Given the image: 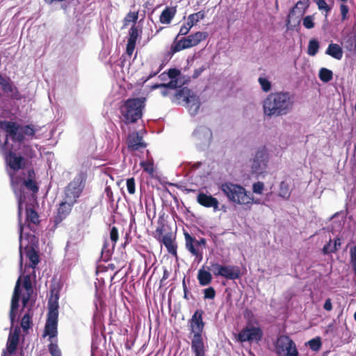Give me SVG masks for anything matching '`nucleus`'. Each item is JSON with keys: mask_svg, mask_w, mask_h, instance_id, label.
<instances>
[{"mask_svg": "<svg viewBox=\"0 0 356 356\" xmlns=\"http://www.w3.org/2000/svg\"><path fill=\"white\" fill-rule=\"evenodd\" d=\"M219 188L228 200L232 203L240 205H251L253 203H259V200H254L252 194L241 185L225 182Z\"/></svg>", "mask_w": 356, "mask_h": 356, "instance_id": "obj_5", "label": "nucleus"}, {"mask_svg": "<svg viewBox=\"0 0 356 356\" xmlns=\"http://www.w3.org/2000/svg\"><path fill=\"white\" fill-rule=\"evenodd\" d=\"M19 220V218H18ZM40 223V216L38 212L31 207L26 208V220L24 224L19 220V239L22 238L24 227L26 226L31 231L35 232L38 226Z\"/></svg>", "mask_w": 356, "mask_h": 356, "instance_id": "obj_15", "label": "nucleus"}, {"mask_svg": "<svg viewBox=\"0 0 356 356\" xmlns=\"http://www.w3.org/2000/svg\"><path fill=\"white\" fill-rule=\"evenodd\" d=\"M303 26L308 29H311L314 27V17L312 15H307L302 19Z\"/></svg>", "mask_w": 356, "mask_h": 356, "instance_id": "obj_42", "label": "nucleus"}, {"mask_svg": "<svg viewBox=\"0 0 356 356\" xmlns=\"http://www.w3.org/2000/svg\"><path fill=\"white\" fill-rule=\"evenodd\" d=\"M197 278L200 286L210 284L213 279L211 273L208 270H205L204 268L198 270Z\"/></svg>", "mask_w": 356, "mask_h": 356, "instance_id": "obj_27", "label": "nucleus"}, {"mask_svg": "<svg viewBox=\"0 0 356 356\" xmlns=\"http://www.w3.org/2000/svg\"><path fill=\"white\" fill-rule=\"evenodd\" d=\"M127 191L130 194L135 193V179L134 177L127 179Z\"/></svg>", "mask_w": 356, "mask_h": 356, "instance_id": "obj_47", "label": "nucleus"}, {"mask_svg": "<svg viewBox=\"0 0 356 356\" xmlns=\"http://www.w3.org/2000/svg\"><path fill=\"white\" fill-rule=\"evenodd\" d=\"M79 208L83 211L81 213V219L83 222H87L92 216V209L88 208L86 204H81Z\"/></svg>", "mask_w": 356, "mask_h": 356, "instance_id": "obj_35", "label": "nucleus"}, {"mask_svg": "<svg viewBox=\"0 0 356 356\" xmlns=\"http://www.w3.org/2000/svg\"><path fill=\"white\" fill-rule=\"evenodd\" d=\"M26 256L29 260V264L26 265V268H33V273L35 274V268L40 262V258L38 252L32 246L25 248Z\"/></svg>", "mask_w": 356, "mask_h": 356, "instance_id": "obj_24", "label": "nucleus"}, {"mask_svg": "<svg viewBox=\"0 0 356 356\" xmlns=\"http://www.w3.org/2000/svg\"><path fill=\"white\" fill-rule=\"evenodd\" d=\"M146 106V98L143 97L129 98L120 106L121 120L125 124L138 122L143 115Z\"/></svg>", "mask_w": 356, "mask_h": 356, "instance_id": "obj_4", "label": "nucleus"}, {"mask_svg": "<svg viewBox=\"0 0 356 356\" xmlns=\"http://www.w3.org/2000/svg\"><path fill=\"white\" fill-rule=\"evenodd\" d=\"M172 101L178 104H181V102H185L191 106V108L194 106L195 112H197L200 108L197 97L191 94V90L186 87L178 90L174 95Z\"/></svg>", "mask_w": 356, "mask_h": 356, "instance_id": "obj_14", "label": "nucleus"}, {"mask_svg": "<svg viewBox=\"0 0 356 356\" xmlns=\"http://www.w3.org/2000/svg\"><path fill=\"white\" fill-rule=\"evenodd\" d=\"M110 238L112 242L113 243V248H114L116 242L118 240V230L116 227H113L110 232Z\"/></svg>", "mask_w": 356, "mask_h": 356, "instance_id": "obj_46", "label": "nucleus"}, {"mask_svg": "<svg viewBox=\"0 0 356 356\" xmlns=\"http://www.w3.org/2000/svg\"><path fill=\"white\" fill-rule=\"evenodd\" d=\"M204 311L197 309L188 321L191 332L193 334L191 339V350L194 356H206V347L202 337L205 323L203 321Z\"/></svg>", "mask_w": 356, "mask_h": 356, "instance_id": "obj_3", "label": "nucleus"}, {"mask_svg": "<svg viewBox=\"0 0 356 356\" xmlns=\"http://www.w3.org/2000/svg\"><path fill=\"white\" fill-rule=\"evenodd\" d=\"M204 131H206V132L209 133V132H210V130H209L208 128H207V127H199V128L196 129L194 131V132H193V136H194L195 137L198 138V137H199L200 134L201 132H204Z\"/></svg>", "mask_w": 356, "mask_h": 356, "instance_id": "obj_55", "label": "nucleus"}, {"mask_svg": "<svg viewBox=\"0 0 356 356\" xmlns=\"http://www.w3.org/2000/svg\"><path fill=\"white\" fill-rule=\"evenodd\" d=\"M308 343L310 348L314 351L318 350L322 345L321 338L319 337L311 339L310 341H309Z\"/></svg>", "mask_w": 356, "mask_h": 356, "instance_id": "obj_41", "label": "nucleus"}, {"mask_svg": "<svg viewBox=\"0 0 356 356\" xmlns=\"http://www.w3.org/2000/svg\"><path fill=\"white\" fill-rule=\"evenodd\" d=\"M0 85L1 86L2 90L6 93L13 92L15 89L10 78L5 79L3 77L0 82Z\"/></svg>", "mask_w": 356, "mask_h": 356, "instance_id": "obj_33", "label": "nucleus"}, {"mask_svg": "<svg viewBox=\"0 0 356 356\" xmlns=\"http://www.w3.org/2000/svg\"><path fill=\"white\" fill-rule=\"evenodd\" d=\"M33 316V311L32 305H31L30 307L28 308L26 312L25 313V314L24 315V316L22 317V318L21 320V327L24 331L28 330L31 327V325L33 324L32 323Z\"/></svg>", "mask_w": 356, "mask_h": 356, "instance_id": "obj_28", "label": "nucleus"}, {"mask_svg": "<svg viewBox=\"0 0 356 356\" xmlns=\"http://www.w3.org/2000/svg\"><path fill=\"white\" fill-rule=\"evenodd\" d=\"M142 33L141 30L135 25H132L129 31V38L127 42H131L136 44V41L139 37L140 33Z\"/></svg>", "mask_w": 356, "mask_h": 356, "instance_id": "obj_30", "label": "nucleus"}, {"mask_svg": "<svg viewBox=\"0 0 356 356\" xmlns=\"http://www.w3.org/2000/svg\"><path fill=\"white\" fill-rule=\"evenodd\" d=\"M49 312L47 314V319L45 323L43 337L49 336V340L51 341L47 347L48 351L51 356H62V352L58 345L57 339L54 341H51L52 338H55L58 335V302L56 300L52 301L51 299L49 300Z\"/></svg>", "mask_w": 356, "mask_h": 356, "instance_id": "obj_2", "label": "nucleus"}, {"mask_svg": "<svg viewBox=\"0 0 356 356\" xmlns=\"http://www.w3.org/2000/svg\"><path fill=\"white\" fill-rule=\"evenodd\" d=\"M19 332L20 330L18 327H15L14 330L10 332L6 343V350L10 355L15 352L19 344Z\"/></svg>", "mask_w": 356, "mask_h": 356, "instance_id": "obj_23", "label": "nucleus"}, {"mask_svg": "<svg viewBox=\"0 0 356 356\" xmlns=\"http://www.w3.org/2000/svg\"><path fill=\"white\" fill-rule=\"evenodd\" d=\"M341 245V238L339 237L335 238L334 240L333 248H335L337 251L339 249Z\"/></svg>", "mask_w": 356, "mask_h": 356, "instance_id": "obj_62", "label": "nucleus"}, {"mask_svg": "<svg viewBox=\"0 0 356 356\" xmlns=\"http://www.w3.org/2000/svg\"><path fill=\"white\" fill-rule=\"evenodd\" d=\"M177 13L176 6H167L159 16V22L163 24H169Z\"/></svg>", "mask_w": 356, "mask_h": 356, "instance_id": "obj_25", "label": "nucleus"}, {"mask_svg": "<svg viewBox=\"0 0 356 356\" xmlns=\"http://www.w3.org/2000/svg\"><path fill=\"white\" fill-rule=\"evenodd\" d=\"M196 200L199 204L204 207L213 208L214 211L219 209V202L218 199L213 197L211 195L200 192L197 195Z\"/></svg>", "mask_w": 356, "mask_h": 356, "instance_id": "obj_22", "label": "nucleus"}, {"mask_svg": "<svg viewBox=\"0 0 356 356\" xmlns=\"http://www.w3.org/2000/svg\"><path fill=\"white\" fill-rule=\"evenodd\" d=\"M209 34L204 31H197L187 37L182 38L178 41H175L171 45L170 51L172 54L180 51L183 49L198 45L202 41L205 40Z\"/></svg>", "mask_w": 356, "mask_h": 356, "instance_id": "obj_8", "label": "nucleus"}, {"mask_svg": "<svg viewBox=\"0 0 356 356\" xmlns=\"http://www.w3.org/2000/svg\"><path fill=\"white\" fill-rule=\"evenodd\" d=\"M319 79L325 83L330 81L333 78V73L332 70L323 67L319 71Z\"/></svg>", "mask_w": 356, "mask_h": 356, "instance_id": "obj_32", "label": "nucleus"}, {"mask_svg": "<svg viewBox=\"0 0 356 356\" xmlns=\"http://www.w3.org/2000/svg\"><path fill=\"white\" fill-rule=\"evenodd\" d=\"M0 129L7 133L13 142L22 143L24 136H33L35 131L33 126L25 125L21 127L15 122L3 120L0 121Z\"/></svg>", "mask_w": 356, "mask_h": 356, "instance_id": "obj_7", "label": "nucleus"}, {"mask_svg": "<svg viewBox=\"0 0 356 356\" xmlns=\"http://www.w3.org/2000/svg\"><path fill=\"white\" fill-rule=\"evenodd\" d=\"M87 175L81 172L64 188L62 200L74 206L78 203L86 187Z\"/></svg>", "mask_w": 356, "mask_h": 356, "instance_id": "obj_6", "label": "nucleus"}, {"mask_svg": "<svg viewBox=\"0 0 356 356\" xmlns=\"http://www.w3.org/2000/svg\"><path fill=\"white\" fill-rule=\"evenodd\" d=\"M197 242L198 243L200 248H201L202 250L204 248H206L207 241L204 238H200L199 240H197Z\"/></svg>", "mask_w": 356, "mask_h": 356, "instance_id": "obj_60", "label": "nucleus"}, {"mask_svg": "<svg viewBox=\"0 0 356 356\" xmlns=\"http://www.w3.org/2000/svg\"><path fill=\"white\" fill-rule=\"evenodd\" d=\"M138 18V12H129L124 19V26L128 25V23L132 22L134 24Z\"/></svg>", "mask_w": 356, "mask_h": 356, "instance_id": "obj_39", "label": "nucleus"}, {"mask_svg": "<svg viewBox=\"0 0 356 356\" xmlns=\"http://www.w3.org/2000/svg\"><path fill=\"white\" fill-rule=\"evenodd\" d=\"M323 309L326 311H331L332 309V304L330 298H327L324 305H323Z\"/></svg>", "mask_w": 356, "mask_h": 356, "instance_id": "obj_56", "label": "nucleus"}, {"mask_svg": "<svg viewBox=\"0 0 356 356\" xmlns=\"http://www.w3.org/2000/svg\"><path fill=\"white\" fill-rule=\"evenodd\" d=\"M263 337V331L259 326L254 327L251 322H247L243 327L238 334V341L240 342H256L260 341Z\"/></svg>", "mask_w": 356, "mask_h": 356, "instance_id": "obj_12", "label": "nucleus"}, {"mask_svg": "<svg viewBox=\"0 0 356 356\" xmlns=\"http://www.w3.org/2000/svg\"><path fill=\"white\" fill-rule=\"evenodd\" d=\"M209 270L215 276H221L227 280H237L241 277V270L236 266H222L218 263H211Z\"/></svg>", "mask_w": 356, "mask_h": 356, "instance_id": "obj_10", "label": "nucleus"}, {"mask_svg": "<svg viewBox=\"0 0 356 356\" xmlns=\"http://www.w3.org/2000/svg\"><path fill=\"white\" fill-rule=\"evenodd\" d=\"M275 351L277 356H298L295 342L287 335H280L277 338Z\"/></svg>", "mask_w": 356, "mask_h": 356, "instance_id": "obj_9", "label": "nucleus"}, {"mask_svg": "<svg viewBox=\"0 0 356 356\" xmlns=\"http://www.w3.org/2000/svg\"><path fill=\"white\" fill-rule=\"evenodd\" d=\"M23 287L26 290V293L32 294L33 293V289L32 285V281L30 275H26L23 277Z\"/></svg>", "mask_w": 356, "mask_h": 356, "instance_id": "obj_36", "label": "nucleus"}, {"mask_svg": "<svg viewBox=\"0 0 356 356\" xmlns=\"http://www.w3.org/2000/svg\"><path fill=\"white\" fill-rule=\"evenodd\" d=\"M10 179V186L17 200V216L21 222V215L22 214V204L26 200V196L23 188V182L19 177L15 175V172L8 173Z\"/></svg>", "mask_w": 356, "mask_h": 356, "instance_id": "obj_11", "label": "nucleus"}, {"mask_svg": "<svg viewBox=\"0 0 356 356\" xmlns=\"http://www.w3.org/2000/svg\"><path fill=\"white\" fill-rule=\"evenodd\" d=\"M74 206L69 203L60 201L57 205L56 213L54 216V222L55 226L60 224L71 214Z\"/></svg>", "mask_w": 356, "mask_h": 356, "instance_id": "obj_20", "label": "nucleus"}, {"mask_svg": "<svg viewBox=\"0 0 356 356\" xmlns=\"http://www.w3.org/2000/svg\"><path fill=\"white\" fill-rule=\"evenodd\" d=\"M268 163V154L264 147L259 149L253 158L251 164V172L253 175H259L263 172L266 168Z\"/></svg>", "mask_w": 356, "mask_h": 356, "instance_id": "obj_16", "label": "nucleus"}, {"mask_svg": "<svg viewBox=\"0 0 356 356\" xmlns=\"http://www.w3.org/2000/svg\"><path fill=\"white\" fill-rule=\"evenodd\" d=\"M35 174L34 170L33 168L29 169L27 171V179L35 180Z\"/></svg>", "mask_w": 356, "mask_h": 356, "instance_id": "obj_61", "label": "nucleus"}, {"mask_svg": "<svg viewBox=\"0 0 356 356\" xmlns=\"http://www.w3.org/2000/svg\"><path fill=\"white\" fill-rule=\"evenodd\" d=\"M163 226L158 227L156 229V233L159 235L157 240L162 243L166 248L168 252L173 255L177 257V245L175 242V238H172V233H168L165 235L163 234Z\"/></svg>", "mask_w": 356, "mask_h": 356, "instance_id": "obj_18", "label": "nucleus"}, {"mask_svg": "<svg viewBox=\"0 0 356 356\" xmlns=\"http://www.w3.org/2000/svg\"><path fill=\"white\" fill-rule=\"evenodd\" d=\"M204 298L205 300H213L216 297V292L213 286H209L203 289Z\"/></svg>", "mask_w": 356, "mask_h": 356, "instance_id": "obj_40", "label": "nucleus"}, {"mask_svg": "<svg viewBox=\"0 0 356 356\" xmlns=\"http://www.w3.org/2000/svg\"><path fill=\"white\" fill-rule=\"evenodd\" d=\"M258 82L261 86V90L265 92H269L272 88V84L270 81H268L266 78L260 76L258 79Z\"/></svg>", "mask_w": 356, "mask_h": 356, "instance_id": "obj_38", "label": "nucleus"}, {"mask_svg": "<svg viewBox=\"0 0 356 356\" xmlns=\"http://www.w3.org/2000/svg\"><path fill=\"white\" fill-rule=\"evenodd\" d=\"M264 189V184L261 181H257L252 185V191L256 194H262Z\"/></svg>", "mask_w": 356, "mask_h": 356, "instance_id": "obj_44", "label": "nucleus"}, {"mask_svg": "<svg viewBox=\"0 0 356 356\" xmlns=\"http://www.w3.org/2000/svg\"><path fill=\"white\" fill-rule=\"evenodd\" d=\"M167 76L172 80L177 79V77L181 74L180 70L177 68H170L166 73Z\"/></svg>", "mask_w": 356, "mask_h": 356, "instance_id": "obj_45", "label": "nucleus"}, {"mask_svg": "<svg viewBox=\"0 0 356 356\" xmlns=\"http://www.w3.org/2000/svg\"><path fill=\"white\" fill-rule=\"evenodd\" d=\"M163 83H155L152 86V89L163 88Z\"/></svg>", "mask_w": 356, "mask_h": 356, "instance_id": "obj_64", "label": "nucleus"}, {"mask_svg": "<svg viewBox=\"0 0 356 356\" xmlns=\"http://www.w3.org/2000/svg\"><path fill=\"white\" fill-rule=\"evenodd\" d=\"M140 165L143 168L144 171L149 174H152L154 172V166L152 163L143 161L140 163Z\"/></svg>", "mask_w": 356, "mask_h": 356, "instance_id": "obj_49", "label": "nucleus"}, {"mask_svg": "<svg viewBox=\"0 0 356 356\" xmlns=\"http://www.w3.org/2000/svg\"><path fill=\"white\" fill-rule=\"evenodd\" d=\"M192 28L189 26V24L187 22L184 24L180 27V29H179V31L178 33V36L179 35H186L189 33V31Z\"/></svg>", "mask_w": 356, "mask_h": 356, "instance_id": "obj_50", "label": "nucleus"}, {"mask_svg": "<svg viewBox=\"0 0 356 356\" xmlns=\"http://www.w3.org/2000/svg\"><path fill=\"white\" fill-rule=\"evenodd\" d=\"M316 3L318 5V8L319 10H323L326 11L327 13L330 10V8L326 3L325 0H314Z\"/></svg>", "mask_w": 356, "mask_h": 356, "instance_id": "obj_48", "label": "nucleus"}, {"mask_svg": "<svg viewBox=\"0 0 356 356\" xmlns=\"http://www.w3.org/2000/svg\"><path fill=\"white\" fill-rule=\"evenodd\" d=\"M293 96L289 92H274L266 96L262 102L264 115L280 117L286 115L293 110Z\"/></svg>", "mask_w": 356, "mask_h": 356, "instance_id": "obj_1", "label": "nucleus"}, {"mask_svg": "<svg viewBox=\"0 0 356 356\" xmlns=\"http://www.w3.org/2000/svg\"><path fill=\"white\" fill-rule=\"evenodd\" d=\"M21 280L22 276H20L15 284L14 291L13 293L12 299H11V304H10V319L11 321V323H13L16 315H17V311L19 307V302L21 296V290H20V286H21Z\"/></svg>", "mask_w": 356, "mask_h": 356, "instance_id": "obj_19", "label": "nucleus"}, {"mask_svg": "<svg viewBox=\"0 0 356 356\" xmlns=\"http://www.w3.org/2000/svg\"><path fill=\"white\" fill-rule=\"evenodd\" d=\"M254 315L252 311L250 309H245L244 312V317L248 320V322H250V319L253 318Z\"/></svg>", "mask_w": 356, "mask_h": 356, "instance_id": "obj_59", "label": "nucleus"}, {"mask_svg": "<svg viewBox=\"0 0 356 356\" xmlns=\"http://www.w3.org/2000/svg\"><path fill=\"white\" fill-rule=\"evenodd\" d=\"M105 252L106 253V257H109L111 255V254L109 252V250H108L107 241L104 242V243L103 245V247H102V254H104Z\"/></svg>", "mask_w": 356, "mask_h": 356, "instance_id": "obj_63", "label": "nucleus"}, {"mask_svg": "<svg viewBox=\"0 0 356 356\" xmlns=\"http://www.w3.org/2000/svg\"><path fill=\"white\" fill-rule=\"evenodd\" d=\"M348 7L345 4L340 6V11L341 15V19L344 21L347 18V14L348 13Z\"/></svg>", "mask_w": 356, "mask_h": 356, "instance_id": "obj_52", "label": "nucleus"}, {"mask_svg": "<svg viewBox=\"0 0 356 356\" xmlns=\"http://www.w3.org/2000/svg\"><path fill=\"white\" fill-rule=\"evenodd\" d=\"M136 44L131 43V42H127L126 47V53L128 56H131L133 54V52L135 49Z\"/></svg>", "mask_w": 356, "mask_h": 356, "instance_id": "obj_54", "label": "nucleus"}, {"mask_svg": "<svg viewBox=\"0 0 356 356\" xmlns=\"http://www.w3.org/2000/svg\"><path fill=\"white\" fill-rule=\"evenodd\" d=\"M24 187L31 190L33 193H37L39 190V187L38 186L35 180H32L31 179H26L23 180V188Z\"/></svg>", "mask_w": 356, "mask_h": 356, "instance_id": "obj_37", "label": "nucleus"}, {"mask_svg": "<svg viewBox=\"0 0 356 356\" xmlns=\"http://www.w3.org/2000/svg\"><path fill=\"white\" fill-rule=\"evenodd\" d=\"M3 155L5 163L12 172H17L25 168L27 161L26 158L12 149H5Z\"/></svg>", "mask_w": 356, "mask_h": 356, "instance_id": "obj_13", "label": "nucleus"}, {"mask_svg": "<svg viewBox=\"0 0 356 356\" xmlns=\"http://www.w3.org/2000/svg\"><path fill=\"white\" fill-rule=\"evenodd\" d=\"M318 49L319 42L315 39L310 40L307 47V54L309 56H315L318 53Z\"/></svg>", "mask_w": 356, "mask_h": 356, "instance_id": "obj_34", "label": "nucleus"}, {"mask_svg": "<svg viewBox=\"0 0 356 356\" xmlns=\"http://www.w3.org/2000/svg\"><path fill=\"white\" fill-rule=\"evenodd\" d=\"M163 85H164L163 88H167L168 89V88L176 89L178 87V79H175V80L171 79L168 83H163Z\"/></svg>", "mask_w": 356, "mask_h": 356, "instance_id": "obj_51", "label": "nucleus"}, {"mask_svg": "<svg viewBox=\"0 0 356 356\" xmlns=\"http://www.w3.org/2000/svg\"><path fill=\"white\" fill-rule=\"evenodd\" d=\"M161 69H162V66L161 65L156 71L152 72L149 74V76H147V77H143L141 79V80L143 81V83H144L147 82L148 80H149L152 77H154L156 75H157L159 73V72L161 70Z\"/></svg>", "mask_w": 356, "mask_h": 356, "instance_id": "obj_53", "label": "nucleus"}, {"mask_svg": "<svg viewBox=\"0 0 356 356\" xmlns=\"http://www.w3.org/2000/svg\"><path fill=\"white\" fill-rule=\"evenodd\" d=\"M325 54L336 60H341L343 57V51L342 47L339 44L331 42L328 45Z\"/></svg>", "mask_w": 356, "mask_h": 356, "instance_id": "obj_26", "label": "nucleus"}, {"mask_svg": "<svg viewBox=\"0 0 356 356\" xmlns=\"http://www.w3.org/2000/svg\"><path fill=\"white\" fill-rule=\"evenodd\" d=\"M279 196L288 200L291 195L289 185L286 181H282L280 184Z\"/></svg>", "mask_w": 356, "mask_h": 356, "instance_id": "obj_31", "label": "nucleus"}, {"mask_svg": "<svg viewBox=\"0 0 356 356\" xmlns=\"http://www.w3.org/2000/svg\"><path fill=\"white\" fill-rule=\"evenodd\" d=\"M127 144L128 149L131 151H136L147 146L138 131H134L128 135Z\"/></svg>", "mask_w": 356, "mask_h": 356, "instance_id": "obj_21", "label": "nucleus"}, {"mask_svg": "<svg viewBox=\"0 0 356 356\" xmlns=\"http://www.w3.org/2000/svg\"><path fill=\"white\" fill-rule=\"evenodd\" d=\"M31 295L32 294L26 293L25 295L23 296V297H22L23 308H25L27 306V304L31 299Z\"/></svg>", "mask_w": 356, "mask_h": 356, "instance_id": "obj_57", "label": "nucleus"}, {"mask_svg": "<svg viewBox=\"0 0 356 356\" xmlns=\"http://www.w3.org/2000/svg\"><path fill=\"white\" fill-rule=\"evenodd\" d=\"M184 236L186 249L198 263L200 262L203 259V251L200 248L197 239L185 230H184Z\"/></svg>", "mask_w": 356, "mask_h": 356, "instance_id": "obj_17", "label": "nucleus"}, {"mask_svg": "<svg viewBox=\"0 0 356 356\" xmlns=\"http://www.w3.org/2000/svg\"><path fill=\"white\" fill-rule=\"evenodd\" d=\"M332 240L330 239L329 242L327 243L323 248L322 252L324 254H328L330 253H334L337 252V249L333 248L332 245Z\"/></svg>", "mask_w": 356, "mask_h": 356, "instance_id": "obj_43", "label": "nucleus"}, {"mask_svg": "<svg viewBox=\"0 0 356 356\" xmlns=\"http://www.w3.org/2000/svg\"><path fill=\"white\" fill-rule=\"evenodd\" d=\"M205 17V13L203 10H200L197 13L191 14L187 19V23L192 28L194 26L200 19H203Z\"/></svg>", "mask_w": 356, "mask_h": 356, "instance_id": "obj_29", "label": "nucleus"}, {"mask_svg": "<svg viewBox=\"0 0 356 356\" xmlns=\"http://www.w3.org/2000/svg\"><path fill=\"white\" fill-rule=\"evenodd\" d=\"M205 70V67H199L197 69H195L194 70V72H193V79H196L199 76H200V74L203 72V71Z\"/></svg>", "mask_w": 356, "mask_h": 356, "instance_id": "obj_58", "label": "nucleus"}]
</instances>
